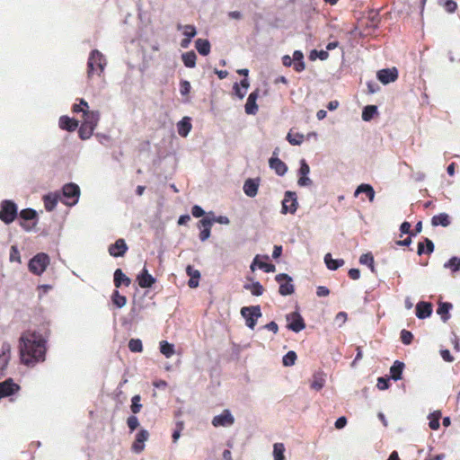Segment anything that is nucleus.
I'll return each mask as SVG.
<instances>
[{
    "label": "nucleus",
    "mask_w": 460,
    "mask_h": 460,
    "mask_svg": "<svg viewBox=\"0 0 460 460\" xmlns=\"http://www.w3.org/2000/svg\"><path fill=\"white\" fill-rule=\"evenodd\" d=\"M45 341L40 333L26 332L20 338V354L23 364L33 366L44 360Z\"/></svg>",
    "instance_id": "f257e3e1"
},
{
    "label": "nucleus",
    "mask_w": 460,
    "mask_h": 460,
    "mask_svg": "<svg viewBox=\"0 0 460 460\" xmlns=\"http://www.w3.org/2000/svg\"><path fill=\"white\" fill-rule=\"evenodd\" d=\"M74 112L83 113L82 124L96 128L100 120V112L98 111H90L87 102L81 99L79 103H75L72 108Z\"/></svg>",
    "instance_id": "f03ea898"
},
{
    "label": "nucleus",
    "mask_w": 460,
    "mask_h": 460,
    "mask_svg": "<svg viewBox=\"0 0 460 460\" xmlns=\"http://www.w3.org/2000/svg\"><path fill=\"white\" fill-rule=\"evenodd\" d=\"M106 65L107 61L105 57L99 50H93L90 53L87 62L88 78H91L93 75L101 76L104 71Z\"/></svg>",
    "instance_id": "7ed1b4c3"
},
{
    "label": "nucleus",
    "mask_w": 460,
    "mask_h": 460,
    "mask_svg": "<svg viewBox=\"0 0 460 460\" xmlns=\"http://www.w3.org/2000/svg\"><path fill=\"white\" fill-rule=\"evenodd\" d=\"M49 264V257L44 252L36 254L29 262V270L35 275L42 274Z\"/></svg>",
    "instance_id": "20e7f679"
},
{
    "label": "nucleus",
    "mask_w": 460,
    "mask_h": 460,
    "mask_svg": "<svg viewBox=\"0 0 460 460\" xmlns=\"http://www.w3.org/2000/svg\"><path fill=\"white\" fill-rule=\"evenodd\" d=\"M62 200L67 206H74L78 202L80 196V189L75 183H67L63 187Z\"/></svg>",
    "instance_id": "39448f33"
},
{
    "label": "nucleus",
    "mask_w": 460,
    "mask_h": 460,
    "mask_svg": "<svg viewBox=\"0 0 460 460\" xmlns=\"http://www.w3.org/2000/svg\"><path fill=\"white\" fill-rule=\"evenodd\" d=\"M241 314L245 319L246 325L253 330L261 312L259 305L244 306L241 309Z\"/></svg>",
    "instance_id": "423d86ee"
},
{
    "label": "nucleus",
    "mask_w": 460,
    "mask_h": 460,
    "mask_svg": "<svg viewBox=\"0 0 460 460\" xmlns=\"http://www.w3.org/2000/svg\"><path fill=\"white\" fill-rule=\"evenodd\" d=\"M17 215V207L11 200H4L1 203L0 219L5 223H12Z\"/></svg>",
    "instance_id": "0eeeda50"
},
{
    "label": "nucleus",
    "mask_w": 460,
    "mask_h": 460,
    "mask_svg": "<svg viewBox=\"0 0 460 460\" xmlns=\"http://www.w3.org/2000/svg\"><path fill=\"white\" fill-rule=\"evenodd\" d=\"M298 208V201L296 192L288 190L285 192L284 199L282 200V214H295Z\"/></svg>",
    "instance_id": "6e6552de"
},
{
    "label": "nucleus",
    "mask_w": 460,
    "mask_h": 460,
    "mask_svg": "<svg viewBox=\"0 0 460 460\" xmlns=\"http://www.w3.org/2000/svg\"><path fill=\"white\" fill-rule=\"evenodd\" d=\"M276 281L279 284V293L282 296L291 295L294 292V286L291 283L292 279L285 274L281 273L276 276Z\"/></svg>",
    "instance_id": "1a4fd4ad"
},
{
    "label": "nucleus",
    "mask_w": 460,
    "mask_h": 460,
    "mask_svg": "<svg viewBox=\"0 0 460 460\" xmlns=\"http://www.w3.org/2000/svg\"><path fill=\"white\" fill-rule=\"evenodd\" d=\"M286 319L288 322L287 327L295 332H299L305 328L302 316L296 312L288 314Z\"/></svg>",
    "instance_id": "9d476101"
},
{
    "label": "nucleus",
    "mask_w": 460,
    "mask_h": 460,
    "mask_svg": "<svg viewBox=\"0 0 460 460\" xmlns=\"http://www.w3.org/2000/svg\"><path fill=\"white\" fill-rule=\"evenodd\" d=\"M310 173V167L305 159L300 161V168L298 170L299 178L297 184L300 187H309L313 184V181L308 177Z\"/></svg>",
    "instance_id": "9b49d317"
},
{
    "label": "nucleus",
    "mask_w": 460,
    "mask_h": 460,
    "mask_svg": "<svg viewBox=\"0 0 460 460\" xmlns=\"http://www.w3.org/2000/svg\"><path fill=\"white\" fill-rule=\"evenodd\" d=\"M234 422V418L229 410H224L222 413L215 416L212 420L214 427H230Z\"/></svg>",
    "instance_id": "f8f14e48"
},
{
    "label": "nucleus",
    "mask_w": 460,
    "mask_h": 460,
    "mask_svg": "<svg viewBox=\"0 0 460 460\" xmlns=\"http://www.w3.org/2000/svg\"><path fill=\"white\" fill-rule=\"evenodd\" d=\"M177 30L181 31L182 34L185 36V39H183L181 41V47L183 49H187L190 46V43L191 41V39L194 38L197 34L196 28L193 25H182L178 24Z\"/></svg>",
    "instance_id": "ddd939ff"
},
{
    "label": "nucleus",
    "mask_w": 460,
    "mask_h": 460,
    "mask_svg": "<svg viewBox=\"0 0 460 460\" xmlns=\"http://www.w3.org/2000/svg\"><path fill=\"white\" fill-rule=\"evenodd\" d=\"M398 77V71L396 68L381 69L377 72L378 80L384 84L394 82Z\"/></svg>",
    "instance_id": "4468645a"
},
{
    "label": "nucleus",
    "mask_w": 460,
    "mask_h": 460,
    "mask_svg": "<svg viewBox=\"0 0 460 460\" xmlns=\"http://www.w3.org/2000/svg\"><path fill=\"white\" fill-rule=\"evenodd\" d=\"M20 389V386L9 378L0 383V398L13 394Z\"/></svg>",
    "instance_id": "2eb2a0df"
},
{
    "label": "nucleus",
    "mask_w": 460,
    "mask_h": 460,
    "mask_svg": "<svg viewBox=\"0 0 460 460\" xmlns=\"http://www.w3.org/2000/svg\"><path fill=\"white\" fill-rule=\"evenodd\" d=\"M259 98V90L256 89L252 93H251L247 98L244 110L247 114L254 115L257 113L259 107L256 103L257 99Z\"/></svg>",
    "instance_id": "dca6fc26"
},
{
    "label": "nucleus",
    "mask_w": 460,
    "mask_h": 460,
    "mask_svg": "<svg viewBox=\"0 0 460 460\" xmlns=\"http://www.w3.org/2000/svg\"><path fill=\"white\" fill-rule=\"evenodd\" d=\"M128 250L127 243L124 239H118L115 243L109 247V253L113 257H120L125 254Z\"/></svg>",
    "instance_id": "f3484780"
},
{
    "label": "nucleus",
    "mask_w": 460,
    "mask_h": 460,
    "mask_svg": "<svg viewBox=\"0 0 460 460\" xmlns=\"http://www.w3.org/2000/svg\"><path fill=\"white\" fill-rule=\"evenodd\" d=\"M269 164L270 167L274 170L275 172L279 176L284 175L288 171V166L286 164L278 157L272 156L270 159Z\"/></svg>",
    "instance_id": "a211bd4d"
},
{
    "label": "nucleus",
    "mask_w": 460,
    "mask_h": 460,
    "mask_svg": "<svg viewBox=\"0 0 460 460\" xmlns=\"http://www.w3.org/2000/svg\"><path fill=\"white\" fill-rule=\"evenodd\" d=\"M59 199L60 194L58 192H51L45 195L43 198L45 208L48 211H52L56 208Z\"/></svg>",
    "instance_id": "6ab92c4d"
},
{
    "label": "nucleus",
    "mask_w": 460,
    "mask_h": 460,
    "mask_svg": "<svg viewBox=\"0 0 460 460\" xmlns=\"http://www.w3.org/2000/svg\"><path fill=\"white\" fill-rule=\"evenodd\" d=\"M191 128H192V126L190 123V118H189V117L182 118V119H181L177 123L178 134L182 137H186L189 135V133L190 132Z\"/></svg>",
    "instance_id": "aec40b11"
},
{
    "label": "nucleus",
    "mask_w": 460,
    "mask_h": 460,
    "mask_svg": "<svg viewBox=\"0 0 460 460\" xmlns=\"http://www.w3.org/2000/svg\"><path fill=\"white\" fill-rule=\"evenodd\" d=\"M326 375L323 372H316L314 374L311 381V388L315 391H320L325 384Z\"/></svg>",
    "instance_id": "412c9836"
},
{
    "label": "nucleus",
    "mask_w": 460,
    "mask_h": 460,
    "mask_svg": "<svg viewBox=\"0 0 460 460\" xmlns=\"http://www.w3.org/2000/svg\"><path fill=\"white\" fill-rule=\"evenodd\" d=\"M138 285L141 288H150L155 283V279L150 275L146 269H144L142 273L137 278Z\"/></svg>",
    "instance_id": "4be33fe9"
},
{
    "label": "nucleus",
    "mask_w": 460,
    "mask_h": 460,
    "mask_svg": "<svg viewBox=\"0 0 460 460\" xmlns=\"http://www.w3.org/2000/svg\"><path fill=\"white\" fill-rule=\"evenodd\" d=\"M432 313L431 305L425 302H420L416 305V315L420 319L429 317Z\"/></svg>",
    "instance_id": "5701e85b"
},
{
    "label": "nucleus",
    "mask_w": 460,
    "mask_h": 460,
    "mask_svg": "<svg viewBox=\"0 0 460 460\" xmlns=\"http://www.w3.org/2000/svg\"><path fill=\"white\" fill-rule=\"evenodd\" d=\"M186 272L190 277L188 285L190 288H194L199 286V280L200 278V272L198 270L193 269L190 265L186 268Z\"/></svg>",
    "instance_id": "b1692460"
},
{
    "label": "nucleus",
    "mask_w": 460,
    "mask_h": 460,
    "mask_svg": "<svg viewBox=\"0 0 460 460\" xmlns=\"http://www.w3.org/2000/svg\"><path fill=\"white\" fill-rule=\"evenodd\" d=\"M59 127L67 131H74L78 127V121L67 116L59 118Z\"/></svg>",
    "instance_id": "393cba45"
},
{
    "label": "nucleus",
    "mask_w": 460,
    "mask_h": 460,
    "mask_svg": "<svg viewBox=\"0 0 460 460\" xmlns=\"http://www.w3.org/2000/svg\"><path fill=\"white\" fill-rule=\"evenodd\" d=\"M131 283L129 278H128L120 269H117L114 272V285L116 288H119L124 285L128 287Z\"/></svg>",
    "instance_id": "a878e982"
},
{
    "label": "nucleus",
    "mask_w": 460,
    "mask_h": 460,
    "mask_svg": "<svg viewBox=\"0 0 460 460\" xmlns=\"http://www.w3.org/2000/svg\"><path fill=\"white\" fill-rule=\"evenodd\" d=\"M249 86H250V83L247 79H243L240 82V84H234V91L235 95L241 100L243 99V97L245 96V94L247 93Z\"/></svg>",
    "instance_id": "bb28decb"
},
{
    "label": "nucleus",
    "mask_w": 460,
    "mask_h": 460,
    "mask_svg": "<svg viewBox=\"0 0 460 460\" xmlns=\"http://www.w3.org/2000/svg\"><path fill=\"white\" fill-rule=\"evenodd\" d=\"M324 262L331 270H335L344 264V261L341 259H332L331 253L325 254Z\"/></svg>",
    "instance_id": "cd10ccee"
},
{
    "label": "nucleus",
    "mask_w": 460,
    "mask_h": 460,
    "mask_svg": "<svg viewBox=\"0 0 460 460\" xmlns=\"http://www.w3.org/2000/svg\"><path fill=\"white\" fill-rule=\"evenodd\" d=\"M195 47L198 52L202 56H207L210 52V43L208 40L198 39L195 41Z\"/></svg>",
    "instance_id": "c85d7f7f"
},
{
    "label": "nucleus",
    "mask_w": 460,
    "mask_h": 460,
    "mask_svg": "<svg viewBox=\"0 0 460 460\" xmlns=\"http://www.w3.org/2000/svg\"><path fill=\"white\" fill-rule=\"evenodd\" d=\"M243 191L248 197L253 198L257 195L258 184L254 181L249 179L245 181L243 184Z\"/></svg>",
    "instance_id": "c756f323"
},
{
    "label": "nucleus",
    "mask_w": 460,
    "mask_h": 460,
    "mask_svg": "<svg viewBox=\"0 0 460 460\" xmlns=\"http://www.w3.org/2000/svg\"><path fill=\"white\" fill-rule=\"evenodd\" d=\"M285 452H286V447L283 443L273 444V450H272L273 460H286Z\"/></svg>",
    "instance_id": "7c9ffc66"
},
{
    "label": "nucleus",
    "mask_w": 460,
    "mask_h": 460,
    "mask_svg": "<svg viewBox=\"0 0 460 460\" xmlns=\"http://www.w3.org/2000/svg\"><path fill=\"white\" fill-rule=\"evenodd\" d=\"M294 68L297 72L305 69L304 55L300 50H296L293 53Z\"/></svg>",
    "instance_id": "2f4dec72"
},
{
    "label": "nucleus",
    "mask_w": 460,
    "mask_h": 460,
    "mask_svg": "<svg viewBox=\"0 0 460 460\" xmlns=\"http://www.w3.org/2000/svg\"><path fill=\"white\" fill-rule=\"evenodd\" d=\"M287 140L293 146H300L305 140V136L291 129L287 135Z\"/></svg>",
    "instance_id": "473e14b6"
},
{
    "label": "nucleus",
    "mask_w": 460,
    "mask_h": 460,
    "mask_svg": "<svg viewBox=\"0 0 460 460\" xmlns=\"http://www.w3.org/2000/svg\"><path fill=\"white\" fill-rule=\"evenodd\" d=\"M160 352L167 358L172 357L175 353L174 345L166 341H160Z\"/></svg>",
    "instance_id": "72a5a7b5"
},
{
    "label": "nucleus",
    "mask_w": 460,
    "mask_h": 460,
    "mask_svg": "<svg viewBox=\"0 0 460 460\" xmlns=\"http://www.w3.org/2000/svg\"><path fill=\"white\" fill-rule=\"evenodd\" d=\"M404 367V364L400 361H395L390 368L391 376L394 380H400L402 378V373Z\"/></svg>",
    "instance_id": "f704fd0d"
},
{
    "label": "nucleus",
    "mask_w": 460,
    "mask_h": 460,
    "mask_svg": "<svg viewBox=\"0 0 460 460\" xmlns=\"http://www.w3.org/2000/svg\"><path fill=\"white\" fill-rule=\"evenodd\" d=\"M431 223L435 226H447L450 224L449 216L446 213H440L432 217Z\"/></svg>",
    "instance_id": "c9c22d12"
},
{
    "label": "nucleus",
    "mask_w": 460,
    "mask_h": 460,
    "mask_svg": "<svg viewBox=\"0 0 460 460\" xmlns=\"http://www.w3.org/2000/svg\"><path fill=\"white\" fill-rule=\"evenodd\" d=\"M366 193V195L368 196V199L369 200L372 202L375 199V190L373 189V187L369 184H360L356 191H355V196H358L359 193Z\"/></svg>",
    "instance_id": "e433bc0d"
},
{
    "label": "nucleus",
    "mask_w": 460,
    "mask_h": 460,
    "mask_svg": "<svg viewBox=\"0 0 460 460\" xmlns=\"http://www.w3.org/2000/svg\"><path fill=\"white\" fill-rule=\"evenodd\" d=\"M181 58L185 66L192 68L196 66L197 56L194 51L183 53Z\"/></svg>",
    "instance_id": "4c0bfd02"
},
{
    "label": "nucleus",
    "mask_w": 460,
    "mask_h": 460,
    "mask_svg": "<svg viewBox=\"0 0 460 460\" xmlns=\"http://www.w3.org/2000/svg\"><path fill=\"white\" fill-rule=\"evenodd\" d=\"M244 288L250 290L253 296H257L262 295L264 291L263 287L260 284L259 281H253L251 284H246L244 285Z\"/></svg>",
    "instance_id": "58836bf2"
},
{
    "label": "nucleus",
    "mask_w": 460,
    "mask_h": 460,
    "mask_svg": "<svg viewBox=\"0 0 460 460\" xmlns=\"http://www.w3.org/2000/svg\"><path fill=\"white\" fill-rule=\"evenodd\" d=\"M452 308V305L449 303L440 304L437 313L440 315L443 322H447L449 318V310Z\"/></svg>",
    "instance_id": "ea45409f"
},
{
    "label": "nucleus",
    "mask_w": 460,
    "mask_h": 460,
    "mask_svg": "<svg viewBox=\"0 0 460 460\" xmlns=\"http://www.w3.org/2000/svg\"><path fill=\"white\" fill-rule=\"evenodd\" d=\"M441 417V413L439 411H436L429 415V426L431 429H438L439 428V419Z\"/></svg>",
    "instance_id": "a19ab883"
},
{
    "label": "nucleus",
    "mask_w": 460,
    "mask_h": 460,
    "mask_svg": "<svg viewBox=\"0 0 460 460\" xmlns=\"http://www.w3.org/2000/svg\"><path fill=\"white\" fill-rule=\"evenodd\" d=\"M376 111L377 108L375 105L366 106L362 111V119L365 121H369L376 113Z\"/></svg>",
    "instance_id": "79ce46f5"
},
{
    "label": "nucleus",
    "mask_w": 460,
    "mask_h": 460,
    "mask_svg": "<svg viewBox=\"0 0 460 460\" xmlns=\"http://www.w3.org/2000/svg\"><path fill=\"white\" fill-rule=\"evenodd\" d=\"M94 129L95 128H93L92 127H89V126L82 124L81 127L79 128V130H78L79 137L83 140L88 139V138H90L92 137Z\"/></svg>",
    "instance_id": "37998d69"
},
{
    "label": "nucleus",
    "mask_w": 460,
    "mask_h": 460,
    "mask_svg": "<svg viewBox=\"0 0 460 460\" xmlns=\"http://www.w3.org/2000/svg\"><path fill=\"white\" fill-rule=\"evenodd\" d=\"M111 298H112L113 304L116 305L119 308L125 306L127 304L126 296L120 295L118 290H115L113 292Z\"/></svg>",
    "instance_id": "c03bdc74"
},
{
    "label": "nucleus",
    "mask_w": 460,
    "mask_h": 460,
    "mask_svg": "<svg viewBox=\"0 0 460 460\" xmlns=\"http://www.w3.org/2000/svg\"><path fill=\"white\" fill-rule=\"evenodd\" d=\"M296 360V354L295 351H288L282 358V363L285 367H291L295 365Z\"/></svg>",
    "instance_id": "a18cd8bd"
},
{
    "label": "nucleus",
    "mask_w": 460,
    "mask_h": 460,
    "mask_svg": "<svg viewBox=\"0 0 460 460\" xmlns=\"http://www.w3.org/2000/svg\"><path fill=\"white\" fill-rule=\"evenodd\" d=\"M438 4L445 8L447 13H454L457 8V4L453 0H438Z\"/></svg>",
    "instance_id": "49530a36"
},
{
    "label": "nucleus",
    "mask_w": 460,
    "mask_h": 460,
    "mask_svg": "<svg viewBox=\"0 0 460 460\" xmlns=\"http://www.w3.org/2000/svg\"><path fill=\"white\" fill-rule=\"evenodd\" d=\"M444 267L449 269L452 272H456L460 269V259L453 257L444 264Z\"/></svg>",
    "instance_id": "de8ad7c7"
},
{
    "label": "nucleus",
    "mask_w": 460,
    "mask_h": 460,
    "mask_svg": "<svg viewBox=\"0 0 460 460\" xmlns=\"http://www.w3.org/2000/svg\"><path fill=\"white\" fill-rule=\"evenodd\" d=\"M359 262L361 264L367 265L370 268L371 271L375 270L374 258L371 253L362 254L359 258Z\"/></svg>",
    "instance_id": "09e8293b"
},
{
    "label": "nucleus",
    "mask_w": 460,
    "mask_h": 460,
    "mask_svg": "<svg viewBox=\"0 0 460 460\" xmlns=\"http://www.w3.org/2000/svg\"><path fill=\"white\" fill-rule=\"evenodd\" d=\"M212 212H208L205 217L199 220V229H210L213 223L211 220Z\"/></svg>",
    "instance_id": "8fccbe9b"
},
{
    "label": "nucleus",
    "mask_w": 460,
    "mask_h": 460,
    "mask_svg": "<svg viewBox=\"0 0 460 460\" xmlns=\"http://www.w3.org/2000/svg\"><path fill=\"white\" fill-rule=\"evenodd\" d=\"M128 349L132 352H141L143 350L142 341L139 339H131L128 341Z\"/></svg>",
    "instance_id": "3c124183"
},
{
    "label": "nucleus",
    "mask_w": 460,
    "mask_h": 460,
    "mask_svg": "<svg viewBox=\"0 0 460 460\" xmlns=\"http://www.w3.org/2000/svg\"><path fill=\"white\" fill-rule=\"evenodd\" d=\"M140 400H141V397L140 395L137 394V395H134L131 399V405H130V409H131V411L136 414V413H138L142 408V404L140 403Z\"/></svg>",
    "instance_id": "603ef678"
},
{
    "label": "nucleus",
    "mask_w": 460,
    "mask_h": 460,
    "mask_svg": "<svg viewBox=\"0 0 460 460\" xmlns=\"http://www.w3.org/2000/svg\"><path fill=\"white\" fill-rule=\"evenodd\" d=\"M36 211L31 208L22 209L20 213V217L24 220H31L36 217Z\"/></svg>",
    "instance_id": "864d4df0"
},
{
    "label": "nucleus",
    "mask_w": 460,
    "mask_h": 460,
    "mask_svg": "<svg viewBox=\"0 0 460 460\" xmlns=\"http://www.w3.org/2000/svg\"><path fill=\"white\" fill-rule=\"evenodd\" d=\"M190 84L189 81L183 80L180 84V93L181 95H188L190 92Z\"/></svg>",
    "instance_id": "5fc2aeb1"
},
{
    "label": "nucleus",
    "mask_w": 460,
    "mask_h": 460,
    "mask_svg": "<svg viewBox=\"0 0 460 460\" xmlns=\"http://www.w3.org/2000/svg\"><path fill=\"white\" fill-rule=\"evenodd\" d=\"M128 427L130 431H134L139 425L138 420L136 416H129L127 420Z\"/></svg>",
    "instance_id": "6e6d98bb"
},
{
    "label": "nucleus",
    "mask_w": 460,
    "mask_h": 460,
    "mask_svg": "<svg viewBox=\"0 0 460 460\" xmlns=\"http://www.w3.org/2000/svg\"><path fill=\"white\" fill-rule=\"evenodd\" d=\"M258 268L265 272H274L276 270L275 265L261 261V259L259 260Z\"/></svg>",
    "instance_id": "4d7b16f0"
},
{
    "label": "nucleus",
    "mask_w": 460,
    "mask_h": 460,
    "mask_svg": "<svg viewBox=\"0 0 460 460\" xmlns=\"http://www.w3.org/2000/svg\"><path fill=\"white\" fill-rule=\"evenodd\" d=\"M211 220H212V223H218V224H221V225H228L230 223V220L226 216H219V217H216L214 216V214L212 213V216H211Z\"/></svg>",
    "instance_id": "13d9d810"
},
{
    "label": "nucleus",
    "mask_w": 460,
    "mask_h": 460,
    "mask_svg": "<svg viewBox=\"0 0 460 460\" xmlns=\"http://www.w3.org/2000/svg\"><path fill=\"white\" fill-rule=\"evenodd\" d=\"M10 261H18V262H21V256H20V252L17 249L16 246H12L11 247V252H10Z\"/></svg>",
    "instance_id": "bf43d9fd"
},
{
    "label": "nucleus",
    "mask_w": 460,
    "mask_h": 460,
    "mask_svg": "<svg viewBox=\"0 0 460 460\" xmlns=\"http://www.w3.org/2000/svg\"><path fill=\"white\" fill-rule=\"evenodd\" d=\"M148 437L149 433L147 430L140 429L136 436V440H137L138 442L145 443L148 439Z\"/></svg>",
    "instance_id": "052dcab7"
},
{
    "label": "nucleus",
    "mask_w": 460,
    "mask_h": 460,
    "mask_svg": "<svg viewBox=\"0 0 460 460\" xmlns=\"http://www.w3.org/2000/svg\"><path fill=\"white\" fill-rule=\"evenodd\" d=\"M412 338H413V336L411 332H408L405 330L402 331L401 339L404 344H410L412 341Z\"/></svg>",
    "instance_id": "680f3d73"
},
{
    "label": "nucleus",
    "mask_w": 460,
    "mask_h": 460,
    "mask_svg": "<svg viewBox=\"0 0 460 460\" xmlns=\"http://www.w3.org/2000/svg\"><path fill=\"white\" fill-rule=\"evenodd\" d=\"M191 213L194 217H201L206 214V212L202 209V208L198 205H195L192 208Z\"/></svg>",
    "instance_id": "e2e57ef3"
},
{
    "label": "nucleus",
    "mask_w": 460,
    "mask_h": 460,
    "mask_svg": "<svg viewBox=\"0 0 460 460\" xmlns=\"http://www.w3.org/2000/svg\"><path fill=\"white\" fill-rule=\"evenodd\" d=\"M377 387L379 390H385L388 388V380L384 377H379L377 379Z\"/></svg>",
    "instance_id": "0e129e2a"
},
{
    "label": "nucleus",
    "mask_w": 460,
    "mask_h": 460,
    "mask_svg": "<svg viewBox=\"0 0 460 460\" xmlns=\"http://www.w3.org/2000/svg\"><path fill=\"white\" fill-rule=\"evenodd\" d=\"M440 355H441L442 358L447 362L454 361V358L451 356L448 349H441Z\"/></svg>",
    "instance_id": "69168bd1"
},
{
    "label": "nucleus",
    "mask_w": 460,
    "mask_h": 460,
    "mask_svg": "<svg viewBox=\"0 0 460 460\" xmlns=\"http://www.w3.org/2000/svg\"><path fill=\"white\" fill-rule=\"evenodd\" d=\"M346 424H347V419L345 417H340L335 421L334 426L336 429H341L344 428L346 426Z\"/></svg>",
    "instance_id": "338daca9"
},
{
    "label": "nucleus",
    "mask_w": 460,
    "mask_h": 460,
    "mask_svg": "<svg viewBox=\"0 0 460 460\" xmlns=\"http://www.w3.org/2000/svg\"><path fill=\"white\" fill-rule=\"evenodd\" d=\"M145 445L142 442H138L137 440H135V442L132 445V449L136 453H140L144 450Z\"/></svg>",
    "instance_id": "774afa93"
}]
</instances>
